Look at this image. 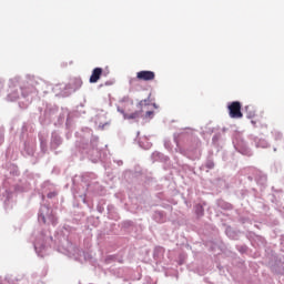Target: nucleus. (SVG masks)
Masks as SVG:
<instances>
[{
    "mask_svg": "<svg viewBox=\"0 0 284 284\" xmlns=\"http://www.w3.org/2000/svg\"><path fill=\"white\" fill-rule=\"evenodd\" d=\"M253 125H256V122L252 121Z\"/></svg>",
    "mask_w": 284,
    "mask_h": 284,
    "instance_id": "9",
    "label": "nucleus"
},
{
    "mask_svg": "<svg viewBox=\"0 0 284 284\" xmlns=\"http://www.w3.org/2000/svg\"><path fill=\"white\" fill-rule=\"evenodd\" d=\"M254 115H255V113L253 111V112H250L247 116H248V119H252V116H254Z\"/></svg>",
    "mask_w": 284,
    "mask_h": 284,
    "instance_id": "8",
    "label": "nucleus"
},
{
    "mask_svg": "<svg viewBox=\"0 0 284 284\" xmlns=\"http://www.w3.org/2000/svg\"><path fill=\"white\" fill-rule=\"evenodd\" d=\"M138 81H154L156 79V73L153 71H139L136 73Z\"/></svg>",
    "mask_w": 284,
    "mask_h": 284,
    "instance_id": "2",
    "label": "nucleus"
},
{
    "mask_svg": "<svg viewBox=\"0 0 284 284\" xmlns=\"http://www.w3.org/2000/svg\"><path fill=\"white\" fill-rule=\"evenodd\" d=\"M101 74H103L102 68H95L93 69L91 77L89 79L90 83H98L99 79H101Z\"/></svg>",
    "mask_w": 284,
    "mask_h": 284,
    "instance_id": "3",
    "label": "nucleus"
},
{
    "mask_svg": "<svg viewBox=\"0 0 284 284\" xmlns=\"http://www.w3.org/2000/svg\"><path fill=\"white\" fill-rule=\"evenodd\" d=\"M250 110V106H246V111Z\"/></svg>",
    "mask_w": 284,
    "mask_h": 284,
    "instance_id": "10",
    "label": "nucleus"
},
{
    "mask_svg": "<svg viewBox=\"0 0 284 284\" xmlns=\"http://www.w3.org/2000/svg\"><path fill=\"white\" fill-rule=\"evenodd\" d=\"M197 212H200V214L203 215V206L197 205Z\"/></svg>",
    "mask_w": 284,
    "mask_h": 284,
    "instance_id": "7",
    "label": "nucleus"
},
{
    "mask_svg": "<svg viewBox=\"0 0 284 284\" xmlns=\"http://www.w3.org/2000/svg\"><path fill=\"white\" fill-rule=\"evenodd\" d=\"M142 112L143 111H135L133 113H124V119H128L129 121L134 120V119H140Z\"/></svg>",
    "mask_w": 284,
    "mask_h": 284,
    "instance_id": "4",
    "label": "nucleus"
},
{
    "mask_svg": "<svg viewBox=\"0 0 284 284\" xmlns=\"http://www.w3.org/2000/svg\"><path fill=\"white\" fill-rule=\"evenodd\" d=\"M154 116V111H146L145 119H152Z\"/></svg>",
    "mask_w": 284,
    "mask_h": 284,
    "instance_id": "5",
    "label": "nucleus"
},
{
    "mask_svg": "<svg viewBox=\"0 0 284 284\" xmlns=\"http://www.w3.org/2000/svg\"><path fill=\"white\" fill-rule=\"evenodd\" d=\"M241 102L234 101L229 103L227 110L231 119H243V112L241 111Z\"/></svg>",
    "mask_w": 284,
    "mask_h": 284,
    "instance_id": "1",
    "label": "nucleus"
},
{
    "mask_svg": "<svg viewBox=\"0 0 284 284\" xmlns=\"http://www.w3.org/2000/svg\"><path fill=\"white\" fill-rule=\"evenodd\" d=\"M47 196L48 199H54V196H57V192H50Z\"/></svg>",
    "mask_w": 284,
    "mask_h": 284,
    "instance_id": "6",
    "label": "nucleus"
}]
</instances>
